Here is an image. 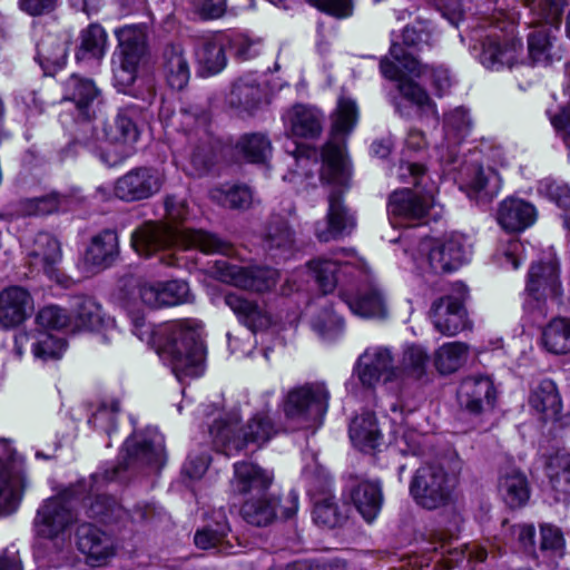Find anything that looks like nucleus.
Returning a JSON list of instances; mask_svg holds the SVG:
<instances>
[{
  "instance_id": "16",
  "label": "nucleus",
  "mask_w": 570,
  "mask_h": 570,
  "mask_svg": "<svg viewBox=\"0 0 570 570\" xmlns=\"http://www.w3.org/2000/svg\"><path fill=\"white\" fill-rule=\"evenodd\" d=\"M77 521L71 502L63 497L46 500L33 520L35 531L41 538L67 537L66 531Z\"/></svg>"
},
{
  "instance_id": "43",
  "label": "nucleus",
  "mask_w": 570,
  "mask_h": 570,
  "mask_svg": "<svg viewBox=\"0 0 570 570\" xmlns=\"http://www.w3.org/2000/svg\"><path fill=\"white\" fill-rule=\"evenodd\" d=\"M466 187L469 197L489 203L501 189V177L490 167L475 166Z\"/></svg>"
},
{
  "instance_id": "7",
  "label": "nucleus",
  "mask_w": 570,
  "mask_h": 570,
  "mask_svg": "<svg viewBox=\"0 0 570 570\" xmlns=\"http://www.w3.org/2000/svg\"><path fill=\"white\" fill-rule=\"evenodd\" d=\"M330 397V391L323 382L291 389L282 404L286 422L295 430L320 426L327 412Z\"/></svg>"
},
{
  "instance_id": "9",
  "label": "nucleus",
  "mask_w": 570,
  "mask_h": 570,
  "mask_svg": "<svg viewBox=\"0 0 570 570\" xmlns=\"http://www.w3.org/2000/svg\"><path fill=\"white\" fill-rule=\"evenodd\" d=\"M149 28L146 23L127 24L116 30L118 60L114 81L119 91H126L137 79L138 68L148 53Z\"/></svg>"
},
{
  "instance_id": "56",
  "label": "nucleus",
  "mask_w": 570,
  "mask_h": 570,
  "mask_svg": "<svg viewBox=\"0 0 570 570\" xmlns=\"http://www.w3.org/2000/svg\"><path fill=\"white\" fill-rule=\"evenodd\" d=\"M444 131L449 140L454 144L462 141L471 131L472 121L463 107H458L444 115Z\"/></svg>"
},
{
  "instance_id": "36",
  "label": "nucleus",
  "mask_w": 570,
  "mask_h": 570,
  "mask_svg": "<svg viewBox=\"0 0 570 570\" xmlns=\"http://www.w3.org/2000/svg\"><path fill=\"white\" fill-rule=\"evenodd\" d=\"M138 111L134 107L119 109L117 115L104 124V137L110 144H125L131 146L139 138L136 118Z\"/></svg>"
},
{
  "instance_id": "34",
  "label": "nucleus",
  "mask_w": 570,
  "mask_h": 570,
  "mask_svg": "<svg viewBox=\"0 0 570 570\" xmlns=\"http://www.w3.org/2000/svg\"><path fill=\"white\" fill-rule=\"evenodd\" d=\"M352 282L364 283L365 287L357 291L354 296H344V301L353 314L363 317H384L386 307L380 289L371 283L370 274L367 278H354Z\"/></svg>"
},
{
  "instance_id": "22",
  "label": "nucleus",
  "mask_w": 570,
  "mask_h": 570,
  "mask_svg": "<svg viewBox=\"0 0 570 570\" xmlns=\"http://www.w3.org/2000/svg\"><path fill=\"white\" fill-rule=\"evenodd\" d=\"M358 379L365 386H374L381 379L392 381L399 379V366L390 348L384 346L368 347L358 358Z\"/></svg>"
},
{
  "instance_id": "30",
  "label": "nucleus",
  "mask_w": 570,
  "mask_h": 570,
  "mask_svg": "<svg viewBox=\"0 0 570 570\" xmlns=\"http://www.w3.org/2000/svg\"><path fill=\"white\" fill-rule=\"evenodd\" d=\"M273 481V472L253 462L242 461L234 464L230 490L240 495L252 492L264 493L269 489Z\"/></svg>"
},
{
  "instance_id": "24",
  "label": "nucleus",
  "mask_w": 570,
  "mask_h": 570,
  "mask_svg": "<svg viewBox=\"0 0 570 570\" xmlns=\"http://www.w3.org/2000/svg\"><path fill=\"white\" fill-rule=\"evenodd\" d=\"M9 466L0 460V515L12 513L19 505L27 487L22 461L14 455L9 458Z\"/></svg>"
},
{
  "instance_id": "46",
  "label": "nucleus",
  "mask_w": 570,
  "mask_h": 570,
  "mask_svg": "<svg viewBox=\"0 0 570 570\" xmlns=\"http://www.w3.org/2000/svg\"><path fill=\"white\" fill-rule=\"evenodd\" d=\"M263 97L258 82L249 78L238 79L228 95V104L236 109L250 111L255 109Z\"/></svg>"
},
{
  "instance_id": "47",
  "label": "nucleus",
  "mask_w": 570,
  "mask_h": 570,
  "mask_svg": "<svg viewBox=\"0 0 570 570\" xmlns=\"http://www.w3.org/2000/svg\"><path fill=\"white\" fill-rule=\"evenodd\" d=\"M542 344L552 354L570 353V320L553 318L542 332Z\"/></svg>"
},
{
  "instance_id": "23",
  "label": "nucleus",
  "mask_w": 570,
  "mask_h": 570,
  "mask_svg": "<svg viewBox=\"0 0 570 570\" xmlns=\"http://www.w3.org/2000/svg\"><path fill=\"white\" fill-rule=\"evenodd\" d=\"M36 550L39 564L49 570H87L72 550L68 537L45 538Z\"/></svg>"
},
{
  "instance_id": "59",
  "label": "nucleus",
  "mask_w": 570,
  "mask_h": 570,
  "mask_svg": "<svg viewBox=\"0 0 570 570\" xmlns=\"http://www.w3.org/2000/svg\"><path fill=\"white\" fill-rule=\"evenodd\" d=\"M125 513L115 498L105 494L97 495L88 507V515L104 522L119 521Z\"/></svg>"
},
{
  "instance_id": "25",
  "label": "nucleus",
  "mask_w": 570,
  "mask_h": 570,
  "mask_svg": "<svg viewBox=\"0 0 570 570\" xmlns=\"http://www.w3.org/2000/svg\"><path fill=\"white\" fill-rule=\"evenodd\" d=\"M63 100L73 102L78 115L90 120L96 117L100 90L91 79L71 75L63 82Z\"/></svg>"
},
{
  "instance_id": "55",
  "label": "nucleus",
  "mask_w": 570,
  "mask_h": 570,
  "mask_svg": "<svg viewBox=\"0 0 570 570\" xmlns=\"http://www.w3.org/2000/svg\"><path fill=\"white\" fill-rule=\"evenodd\" d=\"M190 146V164L196 175H203L208 170L214 160V149L208 132L188 138Z\"/></svg>"
},
{
  "instance_id": "53",
  "label": "nucleus",
  "mask_w": 570,
  "mask_h": 570,
  "mask_svg": "<svg viewBox=\"0 0 570 570\" xmlns=\"http://www.w3.org/2000/svg\"><path fill=\"white\" fill-rule=\"evenodd\" d=\"M230 531L226 514L223 511L214 513V524H207L195 533V544L200 549H210L224 544Z\"/></svg>"
},
{
  "instance_id": "44",
  "label": "nucleus",
  "mask_w": 570,
  "mask_h": 570,
  "mask_svg": "<svg viewBox=\"0 0 570 570\" xmlns=\"http://www.w3.org/2000/svg\"><path fill=\"white\" fill-rule=\"evenodd\" d=\"M195 57L202 76L216 75L227 63L223 46L213 39L200 40L195 48Z\"/></svg>"
},
{
  "instance_id": "32",
  "label": "nucleus",
  "mask_w": 570,
  "mask_h": 570,
  "mask_svg": "<svg viewBox=\"0 0 570 570\" xmlns=\"http://www.w3.org/2000/svg\"><path fill=\"white\" fill-rule=\"evenodd\" d=\"M537 219L533 205L519 198H507L499 205L497 220L509 233H519L530 227Z\"/></svg>"
},
{
  "instance_id": "54",
  "label": "nucleus",
  "mask_w": 570,
  "mask_h": 570,
  "mask_svg": "<svg viewBox=\"0 0 570 570\" xmlns=\"http://www.w3.org/2000/svg\"><path fill=\"white\" fill-rule=\"evenodd\" d=\"M73 320L76 326L94 330L102 322L101 307L91 297L77 296L72 303Z\"/></svg>"
},
{
  "instance_id": "27",
  "label": "nucleus",
  "mask_w": 570,
  "mask_h": 570,
  "mask_svg": "<svg viewBox=\"0 0 570 570\" xmlns=\"http://www.w3.org/2000/svg\"><path fill=\"white\" fill-rule=\"evenodd\" d=\"M429 35L423 29L406 26L402 33V45L393 42L390 49V56L393 62L403 69V71L420 77L425 67L414 57V51L428 41Z\"/></svg>"
},
{
  "instance_id": "51",
  "label": "nucleus",
  "mask_w": 570,
  "mask_h": 570,
  "mask_svg": "<svg viewBox=\"0 0 570 570\" xmlns=\"http://www.w3.org/2000/svg\"><path fill=\"white\" fill-rule=\"evenodd\" d=\"M546 471L551 488L567 495L570 492V453L557 452L549 459Z\"/></svg>"
},
{
  "instance_id": "33",
  "label": "nucleus",
  "mask_w": 570,
  "mask_h": 570,
  "mask_svg": "<svg viewBox=\"0 0 570 570\" xmlns=\"http://www.w3.org/2000/svg\"><path fill=\"white\" fill-rule=\"evenodd\" d=\"M498 490L507 505L512 509L525 505L530 499V485L525 474L511 464L501 468Z\"/></svg>"
},
{
  "instance_id": "2",
  "label": "nucleus",
  "mask_w": 570,
  "mask_h": 570,
  "mask_svg": "<svg viewBox=\"0 0 570 570\" xmlns=\"http://www.w3.org/2000/svg\"><path fill=\"white\" fill-rule=\"evenodd\" d=\"M127 309L132 321L134 334L150 344L164 360L170 363L178 380L197 377L202 374L205 346L203 325L198 320L185 318L151 326L146 323L141 313L131 311L129 302Z\"/></svg>"
},
{
  "instance_id": "52",
  "label": "nucleus",
  "mask_w": 570,
  "mask_h": 570,
  "mask_svg": "<svg viewBox=\"0 0 570 570\" xmlns=\"http://www.w3.org/2000/svg\"><path fill=\"white\" fill-rule=\"evenodd\" d=\"M175 122L189 137H197L208 132L209 115L203 107L188 104L180 108Z\"/></svg>"
},
{
  "instance_id": "26",
  "label": "nucleus",
  "mask_w": 570,
  "mask_h": 570,
  "mask_svg": "<svg viewBox=\"0 0 570 570\" xmlns=\"http://www.w3.org/2000/svg\"><path fill=\"white\" fill-rule=\"evenodd\" d=\"M430 313L435 328L443 335H456L468 326L466 312L458 297H440L433 302Z\"/></svg>"
},
{
  "instance_id": "40",
  "label": "nucleus",
  "mask_w": 570,
  "mask_h": 570,
  "mask_svg": "<svg viewBox=\"0 0 570 570\" xmlns=\"http://www.w3.org/2000/svg\"><path fill=\"white\" fill-rule=\"evenodd\" d=\"M351 500L363 519L366 522H372L376 519L382 509V488L377 482H358L351 490Z\"/></svg>"
},
{
  "instance_id": "21",
  "label": "nucleus",
  "mask_w": 570,
  "mask_h": 570,
  "mask_svg": "<svg viewBox=\"0 0 570 570\" xmlns=\"http://www.w3.org/2000/svg\"><path fill=\"white\" fill-rule=\"evenodd\" d=\"M262 244L269 257L285 261L297 250L296 233L285 217L274 214L265 225Z\"/></svg>"
},
{
  "instance_id": "19",
  "label": "nucleus",
  "mask_w": 570,
  "mask_h": 570,
  "mask_svg": "<svg viewBox=\"0 0 570 570\" xmlns=\"http://www.w3.org/2000/svg\"><path fill=\"white\" fill-rule=\"evenodd\" d=\"M380 69L386 79L396 81V89L401 97L415 106L421 115H430L439 120L440 115L436 105L428 91L417 82L404 77L401 67L389 58H383L380 62Z\"/></svg>"
},
{
  "instance_id": "10",
  "label": "nucleus",
  "mask_w": 570,
  "mask_h": 570,
  "mask_svg": "<svg viewBox=\"0 0 570 570\" xmlns=\"http://www.w3.org/2000/svg\"><path fill=\"white\" fill-rule=\"evenodd\" d=\"M452 492L453 485L449 474L436 464L420 466L410 482V493L413 500L426 510H435L450 504Z\"/></svg>"
},
{
  "instance_id": "38",
  "label": "nucleus",
  "mask_w": 570,
  "mask_h": 570,
  "mask_svg": "<svg viewBox=\"0 0 570 570\" xmlns=\"http://www.w3.org/2000/svg\"><path fill=\"white\" fill-rule=\"evenodd\" d=\"M224 302L252 332L266 328L272 322L269 314L261 305L243 295L227 293Z\"/></svg>"
},
{
  "instance_id": "20",
  "label": "nucleus",
  "mask_w": 570,
  "mask_h": 570,
  "mask_svg": "<svg viewBox=\"0 0 570 570\" xmlns=\"http://www.w3.org/2000/svg\"><path fill=\"white\" fill-rule=\"evenodd\" d=\"M495 396L494 384L488 376L466 377L461 382L458 390L460 409L471 416H480L492 410Z\"/></svg>"
},
{
  "instance_id": "15",
  "label": "nucleus",
  "mask_w": 570,
  "mask_h": 570,
  "mask_svg": "<svg viewBox=\"0 0 570 570\" xmlns=\"http://www.w3.org/2000/svg\"><path fill=\"white\" fill-rule=\"evenodd\" d=\"M527 292L529 295L528 306L538 311L540 315H546L547 301H559L562 295L557 266L551 263L532 264L529 271Z\"/></svg>"
},
{
  "instance_id": "61",
  "label": "nucleus",
  "mask_w": 570,
  "mask_h": 570,
  "mask_svg": "<svg viewBox=\"0 0 570 570\" xmlns=\"http://www.w3.org/2000/svg\"><path fill=\"white\" fill-rule=\"evenodd\" d=\"M313 514L316 523L328 528L340 525L346 518L332 497L317 501Z\"/></svg>"
},
{
  "instance_id": "62",
  "label": "nucleus",
  "mask_w": 570,
  "mask_h": 570,
  "mask_svg": "<svg viewBox=\"0 0 570 570\" xmlns=\"http://www.w3.org/2000/svg\"><path fill=\"white\" fill-rule=\"evenodd\" d=\"M32 346L33 355L42 361L59 360L66 350L63 340L48 333H41Z\"/></svg>"
},
{
  "instance_id": "14",
  "label": "nucleus",
  "mask_w": 570,
  "mask_h": 570,
  "mask_svg": "<svg viewBox=\"0 0 570 570\" xmlns=\"http://www.w3.org/2000/svg\"><path fill=\"white\" fill-rule=\"evenodd\" d=\"M215 267L222 282L248 291H269L278 279V272L266 266H239L218 261Z\"/></svg>"
},
{
  "instance_id": "8",
  "label": "nucleus",
  "mask_w": 570,
  "mask_h": 570,
  "mask_svg": "<svg viewBox=\"0 0 570 570\" xmlns=\"http://www.w3.org/2000/svg\"><path fill=\"white\" fill-rule=\"evenodd\" d=\"M566 4L567 0H532V10L538 11L539 17L528 23V59L532 65H548L551 61L554 31L559 29Z\"/></svg>"
},
{
  "instance_id": "41",
  "label": "nucleus",
  "mask_w": 570,
  "mask_h": 570,
  "mask_svg": "<svg viewBox=\"0 0 570 570\" xmlns=\"http://www.w3.org/2000/svg\"><path fill=\"white\" fill-rule=\"evenodd\" d=\"M353 444L363 452H371L382 444L383 435L377 426L375 415L364 412L355 416L350 425Z\"/></svg>"
},
{
  "instance_id": "37",
  "label": "nucleus",
  "mask_w": 570,
  "mask_h": 570,
  "mask_svg": "<svg viewBox=\"0 0 570 570\" xmlns=\"http://www.w3.org/2000/svg\"><path fill=\"white\" fill-rule=\"evenodd\" d=\"M119 255V240L116 232L106 229L94 236L85 255V263L97 269L111 266Z\"/></svg>"
},
{
  "instance_id": "3",
  "label": "nucleus",
  "mask_w": 570,
  "mask_h": 570,
  "mask_svg": "<svg viewBox=\"0 0 570 570\" xmlns=\"http://www.w3.org/2000/svg\"><path fill=\"white\" fill-rule=\"evenodd\" d=\"M131 245L138 255L145 257L166 252L173 246L198 248L206 254L227 255L232 250L230 244L215 234L203 229H179L159 222H148L137 228L131 235ZM160 262L166 266H175L177 258L174 254L164 253Z\"/></svg>"
},
{
  "instance_id": "17",
  "label": "nucleus",
  "mask_w": 570,
  "mask_h": 570,
  "mask_svg": "<svg viewBox=\"0 0 570 570\" xmlns=\"http://www.w3.org/2000/svg\"><path fill=\"white\" fill-rule=\"evenodd\" d=\"M125 451V466L119 464L111 472L106 471L101 475L104 480H116L120 470L131 466H159L164 459V441L163 438L157 434L153 435L151 438L134 435L126 440Z\"/></svg>"
},
{
  "instance_id": "49",
  "label": "nucleus",
  "mask_w": 570,
  "mask_h": 570,
  "mask_svg": "<svg viewBox=\"0 0 570 570\" xmlns=\"http://www.w3.org/2000/svg\"><path fill=\"white\" fill-rule=\"evenodd\" d=\"M468 353L469 346L465 343H445L435 351V367L441 374L454 373L466 362Z\"/></svg>"
},
{
  "instance_id": "4",
  "label": "nucleus",
  "mask_w": 570,
  "mask_h": 570,
  "mask_svg": "<svg viewBox=\"0 0 570 570\" xmlns=\"http://www.w3.org/2000/svg\"><path fill=\"white\" fill-rule=\"evenodd\" d=\"M269 410L254 414L246 425L239 426L240 415L232 412L216 420L209 429L215 449L227 456L243 451L249 443L264 445L281 431L269 416Z\"/></svg>"
},
{
  "instance_id": "42",
  "label": "nucleus",
  "mask_w": 570,
  "mask_h": 570,
  "mask_svg": "<svg viewBox=\"0 0 570 570\" xmlns=\"http://www.w3.org/2000/svg\"><path fill=\"white\" fill-rule=\"evenodd\" d=\"M529 403L532 409L543 415L544 420H557L562 410L556 383L549 379L540 381L533 387Z\"/></svg>"
},
{
  "instance_id": "50",
  "label": "nucleus",
  "mask_w": 570,
  "mask_h": 570,
  "mask_svg": "<svg viewBox=\"0 0 570 570\" xmlns=\"http://www.w3.org/2000/svg\"><path fill=\"white\" fill-rule=\"evenodd\" d=\"M209 195L213 202L230 209H246L253 202L252 190L246 185L216 187Z\"/></svg>"
},
{
  "instance_id": "11",
  "label": "nucleus",
  "mask_w": 570,
  "mask_h": 570,
  "mask_svg": "<svg viewBox=\"0 0 570 570\" xmlns=\"http://www.w3.org/2000/svg\"><path fill=\"white\" fill-rule=\"evenodd\" d=\"M164 184L165 175L158 168L139 166L116 179L114 194L126 203L141 202L158 194Z\"/></svg>"
},
{
  "instance_id": "58",
  "label": "nucleus",
  "mask_w": 570,
  "mask_h": 570,
  "mask_svg": "<svg viewBox=\"0 0 570 570\" xmlns=\"http://www.w3.org/2000/svg\"><path fill=\"white\" fill-rule=\"evenodd\" d=\"M428 362L429 354L423 347L417 345L406 347L403 353L402 363L399 366V377L407 375L420 379L425 373Z\"/></svg>"
},
{
  "instance_id": "1",
  "label": "nucleus",
  "mask_w": 570,
  "mask_h": 570,
  "mask_svg": "<svg viewBox=\"0 0 570 570\" xmlns=\"http://www.w3.org/2000/svg\"><path fill=\"white\" fill-rule=\"evenodd\" d=\"M358 119L355 101L340 98L332 115L331 139L322 150L321 180L331 186L328 209L325 222L315 225V236L327 243L352 233L355 218L343 203V193L351 177L350 164L345 154L346 137L353 131Z\"/></svg>"
},
{
  "instance_id": "39",
  "label": "nucleus",
  "mask_w": 570,
  "mask_h": 570,
  "mask_svg": "<svg viewBox=\"0 0 570 570\" xmlns=\"http://www.w3.org/2000/svg\"><path fill=\"white\" fill-rule=\"evenodd\" d=\"M31 264L43 271L49 276L61 262L62 252L59 240L49 233H38L30 252Z\"/></svg>"
},
{
  "instance_id": "29",
  "label": "nucleus",
  "mask_w": 570,
  "mask_h": 570,
  "mask_svg": "<svg viewBox=\"0 0 570 570\" xmlns=\"http://www.w3.org/2000/svg\"><path fill=\"white\" fill-rule=\"evenodd\" d=\"M33 311L32 297L20 286H10L0 293V325L11 328L20 325Z\"/></svg>"
},
{
  "instance_id": "13",
  "label": "nucleus",
  "mask_w": 570,
  "mask_h": 570,
  "mask_svg": "<svg viewBox=\"0 0 570 570\" xmlns=\"http://www.w3.org/2000/svg\"><path fill=\"white\" fill-rule=\"evenodd\" d=\"M426 261L435 274L450 273L458 269L470 258V246L463 235L452 234L440 240H429L423 244Z\"/></svg>"
},
{
  "instance_id": "35",
  "label": "nucleus",
  "mask_w": 570,
  "mask_h": 570,
  "mask_svg": "<svg viewBox=\"0 0 570 570\" xmlns=\"http://www.w3.org/2000/svg\"><path fill=\"white\" fill-rule=\"evenodd\" d=\"M161 70L169 87L184 89L190 79V67L180 43H168L161 53Z\"/></svg>"
},
{
  "instance_id": "18",
  "label": "nucleus",
  "mask_w": 570,
  "mask_h": 570,
  "mask_svg": "<svg viewBox=\"0 0 570 570\" xmlns=\"http://www.w3.org/2000/svg\"><path fill=\"white\" fill-rule=\"evenodd\" d=\"M306 267L324 294L332 293L344 278H367V269L360 264H341L324 257L309 261Z\"/></svg>"
},
{
  "instance_id": "57",
  "label": "nucleus",
  "mask_w": 570,
  "mask_h": 570,
  "mask_svg": "<svg viewBox=\"0 0 570 570\" xmlns=\"http://www.w3.org/2000/svg\"><path fill=\"white\" fill-rule=\"evenodd\" d=\"M63 196L51 193L41 197L26 198L19 203V213L24 216H40L56 213L62 202Z\"/></svg>"
},
{
  "instance_id": "64",
  "label": "nucleus",
  "mask_w": 570,
  "mask_h": 570,
  "mask_svg": "<svg viewBox=\"0 0 570 570\" xmlns=\"http://www.w3.org/2000/svg\"><path fill=\"white\" fill-rule=\"evenodd\" d=\"M539 191L558 207L570 210V185L568 183L549 178L543 179L540 181Z\"/></svg>"
},
{
  "instance_id": "45",
  "label": "nucleus",
  "mask_w": 570,
  "mask_h": 570,
  "mask_svg": "<svg viewBox=\"0 0 570 570\" xmlns=\"http://www.w3.org/2000/svg\"><path fill=\"white\" fill-rule=\"evenodd\" d=\"M237 153L248 163L264 164L272 156V141L266 134L249 132L239 137L235 146Z\"/></svg>"
},
{
  "instance_id": "31",
  "label": "nucleus",
  "mask_w": 570,
  "mask_h": 570,
  "mask_svg": "<svg viewBox=\"0 0 570 570\" xmlns=\"http://www.w3.org/2000/svg\"><path fill=\"white\" fill-rule=\"evenodd\" d=\"M77 546L95 566L101 564L114 554V543L110 535L90 523L78 527Z\"/></svg>"
},
{
  "instance_id": "5",
  "label": "nucleus",
  "mask_w": 570,
  "mask_h": 570,
  "mask_svg": "<svg viewBox=\"0 0 570 570\" xmlns=\"http://www.w3.org/2000/svg\"><path fill=\"white\" fill-rule=\"evenodd\" d=\"M399 175L404 183L412 184L421 191H413L410 188L394 190L389 197V213L406 220L423 219L435 205L434 186L426 174V168L416 163H403L400 165Z\"/></svg>"
},
{
  "instance_id": "63",
  "label": "nucleus",
  "mask_w": 570,
  "mask_h": 570,
  "mask_svg": "<svg viewBox=\"0 0 570 570\" xmlns=\"http://www.w3.org/2000/svg\"><path fill=\"white\" fill-rule=\"evenodd\" d=\"M540 551L551 558H560L564 553V539L559 528L552 524L540 527Z\"/></svg>"
},
{
  "instance_id": "12",
  "label": "nucleus",
  "mask_w": 570,
  "mask_h": 570,
  "mask_svg": "<svg viewBox=\"0 0 570 570\" xmlns=\"http://www.w3.org/2000/svg\"><path fill=\"white\" fill-rule=\"evenodd\" d=\"M298 509V495L291 491L283 500L276 495L261 493L246 500L240 508L243 519L255 527H267L278 513L284 519L292 518Z\"/></svg>"
},
{
  "instance_id": "48",
  "label": "nucleus",
  "mask_w": 570,
  "mask_h": 570,
  "mask_svg": "<svg viewBox=\"0 0 570 570\" xmlns=\"http://www.w3.org/2000/svg\"><path fill=\"white\" fill-rule=\"evenodd\" d=\"M107 33L105 29L96 23L82 30L80 46L76 53L77 60L101 59L106 53Z\"/></svg>"
},
{
  "instance_id": "6",
  "label": "nucleus",
  "mask_w": 570,
  "mask_h": 570,
  "mask_svg": "<svg viewBox=\"0 0 570 570\" xmlns=\"http://www.w3.org/2000/svg\"><path fill=\"white\" fill-rule=\"evenodd\" d=\"M489 28L478 38L474 50L481 65L490 70L512 68L522 62L523 43L514 37V23L504 13L494 18Z\"/></svg>"
},
{
  "instance_id": "28",
  "label": "nucleus",
  "mask_w": 570,
  "mask_h": 570,
  "mask_svg": "<svg viewBox=\"0 0 570 570\" xmlns=\"http://www.w3.org/2000/svg\"><path fill=\"white\" fill-rule=\"evenodd\" d=\"M323 114L315 107L296 104L283 115L287 135L293 137L313 139L323 130Z\"/></svg>"
},
{
  "instance_id": "60",
  "label": "nucleus",
  "mask_w": 570,
  "mask_h": 570,
  "mask_svg": "<svg viewBox=\"0 0 570 570\" xmlns=\"http://www.w3.org/2000/svg\"><path fill=\"white\" fill-rule=\"evenodd\" d=\"M120 411V403L116 399L102 401L98 409L92 413L89 423L107 434L116 429L117 414Z\"/></svg>"
}]
</instances>
